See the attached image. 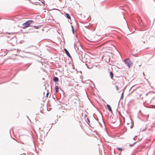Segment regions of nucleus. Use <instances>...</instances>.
Instances as JSON below:
<instances>
[{"mask_svg":"<svg viewBox=\"0 0 155 155\" xmlns=\"http://www.w3.org/2000/svg\"><path fill=\"white\" fill-rule=\"evenodd\" d=\"M58 78L57 77H55L54 78V81L55 82L58 81Z\"/></svg>","mask_w":155,"mask_h":155,"instance_id":"8","label":"nucleus"},{"mask_svg":"<svg viewBox=\"0 0 155 155\" xmlns=\"http://www.w3.org/2000/svg\"><path fill=\"white\" fill-rule=\"evenodd\" d=\"M110 76L111 78L112 79H113V77H114V74L112 71H110Z\"/></svg>","mask_w":155,"mask_h":155,"instance_id":"7","label":"nucleus"},{"mask_svg":"<svg viewBox=\"0 0 155 155\" xmlns=\"http://www.w3.org/2000/svg\"><path fill=\"white\" fill-rule=\"evenodd\" d=\"M72 96H74L75 97V99L77 101H78V97L76 95H73Z\"/></svg>","mask_w":155,"mask_h":155,"instance_id":"10","label":"nucleus"},{"mask_svg":"<svg viewBox=\"0 0 155 155\" xmlns=\"http://www.w3.org/2000/svg\"><path fill=\"white\" fill-rule=\"evenodd\" d=\"M49 94V93L48 92H47L46 93V97H48Z\"/></svg>","mask_w":155,"mask_h":155,"instance_id":"12","label":"nucleus"},{"mask_svg":"<svg viewBox=\"0 0 155 155\" xmlns=\"http://www.w3.org/2000/svg\"><path fill=\"white\" fill-rule=\"evenodd\" d=\"M113 42L112 41H110L106 42L104 44V48L106 49L105 52H107V50H110L114 47V45L112 44Z\"/></svg>","mask_w":155,"mask_h":155,"instance_id":"1","label":"nucleus"},{"mask_svg":"<svg viewBox=\"0 0 155 155\" xmlns=\"http://www.w3.org/2000/svg\"><path fill=\"white\" fill-rule=\"evenodd\" d=\"M125 63L129 67H130L132 64V62L129 59H127L124 60Z\"/></svg>","mask_w":155,"mask_h":155,"instance_id":"3","label":"nucleus"},{"mask_svg":"<svg viewBox=\"0 0 155 155\" xmlns=\"http://www.w3.org/2000/svg\"><path fill=\"white\" fill-rule=\"evenodd\" d=\"M117 149L121 151L122 150V148H117Z\"/></svg>","mask_w":155,"mask_h":155,"instance_id":"11","label":"nucleus"},{"mask_svg":"<svg viewBox=\"0 0 155 155\" xmlns=\"http://www.w3.org/2000/svg\"><path fill=\"white\" fill-rule=\"evenodd\" d=\"M117 83V82H116V83Z\"/></svg>","mask_w":155,"mask_h":155,"instance_id":"14","label":"nucleus"},{"mask_svg":"<svg viewBox=\"0 0 155 155\" xmlns=\"http://www.w3.org/2000/svg\"><path fill=\"white\" fill-rule=\"evenodd\" d=\"M64 51H65V53L69 57H70L71 55L70 54L69 52L66 49H64Z\"/></svg>","mask_w":155,"mask_h":155,"instance_id":"5","label":"nucleus"},{"mask_svg":"<svg viewBox=\"0 0 155 155\" xmlns=\"http://www.w3.org/2000/svg\"><path fill=\"white\" fill-rule=\"evenodd\" d=\"M55 91L56 93L58 92L59 91V87L58 86H56L55 87Z\"/></svg>","mask_w":155,"mask_h":155,"instance_id":"6","label":"nucleus"},{"mask_svg":"<svg viewBox=\"0 0 155 155\" xmlns=\"http://www.w3.org/2000/svg\"><path fill=\"white\" fill-rule=\"evenodd\" d=\"M65 15L66 16V17L67 18L69 19H71V17L70 16V15L68 14V13H66Z\"/></svg>","mask_w":155,"mask_h":155,"instance_id":"9","label":"nucleus"},{"mask_svg":"<svg viewBox=\"0 0 155 155\" xmlns=\"http://www.w3.org/2000/svg\"><path fill=\"white\" fill-rule=\"evenodd\" d=\"M33 21L31 20H29L27 21L26 22L23 24L22 27L23 28H25L29 27L30 25L31 24Z\"/></svg>","mask_w":155,"mask_h":155,"instance_id":"2","label":"nucleus"},{"mask_svg":"<svg viewBox=\"0 0 155 155\" xmlns=\"http://www.w3.org/2000/svg\"><path fill=\"white\" fill-rule=\"evenodd\" d=\"M107 107L108 109V110L110 112H112V110L110 106L108 104H107Z\"/></svg>","mask_w":155,"mask_h":155,"instance_id":"4","label":"nucleus"},{"mask_svg":"<svg viewBox=\"0 0 155 155\" xmlns=\"http://www.w3.org/2000/svg\"><path fill=\"white\" fill-rule=\"evenodd\" d=\"M115 87H116V90L117 91H118V89H119V88H118V86H117V85H116L115 86Z\"/></svg>","mask_w":155,"mask_h":155,"instance_id":"13","label":"nucleus"}]
</instances>
